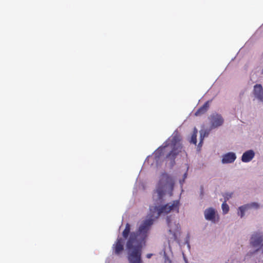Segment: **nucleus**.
<instances>
[{"label": "nucleus", "mask_w": 263, "mask_h": 263, "mask_svg": "<svg viewBox=\"0 0 263 263\" xmlns=\"http://www.w3.org/2000/svg\"><path fill=\"white\" fill-rule=\"evenodd\" d=\"M180 204H154L149 206V215L151 218L144 220L136 232L130 233V225L127 223L122 232L124 239H127L126 246L129 263H143L142 250L145 245L148 232L153 224V218H158L162 214H167L171 211L179 212Z\"/></svg>", "instance_id": "obj_1"}, {"label": "nucleus", "mask_w": 263, "mask_h": 263, "mask_svg": "<svg viewBox=\"0 0 263 263\" xmlns=\"http://www.w3.org/2000/svg\"><path fill=\"white\" fill-rule=\"evenodd\" d=\"M215 211L212 208L207 209L204 211L205 218L208 220L213 221L215 220Z\"/></svg>", "instance_id": "obj_10"}, {"label": "nucleus", "mask_w": 263, "mask_h": 263, "mask_svg": "<svg viewBox=\"0 0 263 263\" xmlns=\"http://www.w3.org/2000/svg\"><path fill=\"white\" fill-rule=\"evenodd\" d=\"M181 136L177 132L173 133L172 135L164 143V148L170 147L171 151L167 155L166 158L172 163V165L175 163L176 156L181 152L182 146L181 143Z\"/></svg>", "instance_id": "obj_2"}, {"label": "nucleus", "mask_w": 263, "mask_h": 263, "mask_svg": "<svg viewBox=\"0 0 263 263\" xmlns=\"http://www.w3.org/2000/svg\"><path fill=\"white\" fill-rule=\"evenodd\" d=\"M262 73H263V68H262Z\"/></svg>", "instance_id": "obj_19"}, {"label": "nucleus", "mask_w": 263, "mask_h": 263, "mask_svg": "<svg viewBox=\"0 0 263 263\" xmlns=\"http://www.w3.org/2000/svg\"><path fill=\"white\" fill-rule=\"evenodd\" d=\"M186 176H187V173H185L184 174V176H183L184 178H183V182L184 181V179L186 178Z\"/></svg>", "instance_id": "obj_17"}, {"label": "nucleus", "mask_w": 263, "mask_h": 263, "mask_svg": "<svg viewBox=\"0 0 263 263\" xmlns=\"http://www.w3.org/2000/svg\"><path fill=\"white\" fill-rule=\"evenodd\" d=\"M255 153L252 150H249L245 152L241 157V160L243 162H250L254 157Z\"/></svg>", "instance_id": "obj_9"}, {"label": "nucleus", "mask_w": 263, "mask_h": 263, "mask_svg": "<svg viewBox=\"0 0 263 263\" xmlns=\"http://www.w3.org/2000/svg\"><path fill=\"white\" fill-rule=\"evenodd\" d=\"M258 207H259V205L258 204V203H255V202H253L250 204H246V205H242L241 206H240L239 208V210L240 213V217H242L244 216L245 212L246 210H247L250 208L257 209Z\"/></svg>", "instance_id": "obj_6"}, {"label": "nucleus", "mask_w": 263, "mask_h": 263, "mask_svg": "<svg viewBox=\"0 0 263 263\" xmlns=\"http://www.w3.org/2000/svg\"><path fill=\"white\" fill-rule=\"evenodd\" d=\"M201 134V141H200V143H201V141H202V140H203V139L204 138V137L206 136V132H204V135H202V133H201V134Z\"/></svg>", "instance_id": "obj_15"}, {"label": "nucleus", "mask_w": 263, "mask_h": 263, "mask_svg": "<svg viewBox=\"0 0 263 263\" xmlns=\"http://www.w3.org/2000/svg\"><path fill=\"white\" fill-rule=\"evenodd\" d=\"M163 146H164V144L163 145V146H162V147H159V148H158V150H159V149H162L163 148H164L163 147Z\"/></svg>", "instance_id": "obj_18"}, {"label": "nucleus", "mask_w": 263, "mask_h": 263, "mask_svg": "<svg viewBox=\"0 0 263 263\" xmlns=\"http://www.w3.org/2000/svg\"><path fill=\"white\" fill-rule=\"evenodd\" d=\"M198 133L197 129L195 127L191 138V143H193L194 144H196L197 143V134Z\"/></svg>", "instance_id": "obj_12"}, {"label": "nucleus", "mask_w": 263, "mask_h": 263, "mask_svg": "<svg viewBox=\"0 0 263 263\" xmlns=\"http://www.w3.org/2000/svg\"><path fill=\"white\" fill-rule=\"evenodd\" d=\"M253 93L256 98L260 101L263 100V88L261 84L254 85Z\"/></svg>", "instance_id": "obj_5"}, {"label": "nucleus", "mask_w": 263, "mask_h": 263, "mask_svg": "<svg viewBox=\"0 0 263 263\" xmlns=\"http://www.w3.org/2000/svg\"><path fill=\"white\" fill-rule=\"evenodd\" d=\"M223 123V119L221 115L218 114H214L211 116V126L213 128H216L221 126Z\"/></svg>", "instance_id": "obj_4"}, {"label": "nucleus", "mask_w": 263, "mask_h": 263, "mask_svg": "<svg viewBox=\"0 0 263 263\" xmlns=\"http://www.w3.org/2000/svg\"><path fill=\"white\" fill-rule=\"evenodd\" d=\"M236 157L235 153L232 152L228 153L223 156L222 162L223 163H230L233 162Z\"/></svg>", "instance_id": "obj_7"}, {"label": "nucleus", "mask_w": 263, "mask_h": 263, "mask_svg": "<svg viewBox=\"0 0 263 263\" xmlns=\"http://www.w3.org/2000/svg\"><path fill=\"white\" fill-rule=\"evenodd\" d=\"M221 206H222L223 213L224 214H227L229 210V205L226 203V201H224L222 203Z\"/></svg>", "instance_id": "obj_13"}, {"label": "nucleus", "mask_w": 263, "mask_h": 263, "mask_svg": "<svg viewBox=\"0 0 263 263\" xmlns=\"http://www.w3.org/2000/svg\"><path fill=\"white\" fill-rule=\"evenodd\" d=\"M152 256V254H147L146 255V257L148 258H150Z\"/></svg>", "instance_id": "obj_16"}, {"label": "nucleus", "mask_w": 263, "mask_h": 263, "mask_svg": "<svg viewBox=\"0 0 263 263\" xmlns=\"http://www.w3.org/2000/svg\"><path fill=\"white\" fill-rule=\"evenodd\" d=\"M209 101H206L204 104L201 106L195 112V115L198 116L205 114L209 108Z\"/></svg>", "instance_id": "obj_11"}, {"label": "nucleus", "mask_w": 263, "mask_h": 263, "mask_svg": "<svg viewBox=\"0 0 263 263\" xmlns=\"http://www.w3.org/2000/svg\"><path fill=\"white\" fill-rule=\"evenodd\" d=\"M262 235L260 234L255 233L251 237V243L253 247H257L262 242Z\"/></svg>", "instance_id": "obj_8"}, {"label": "nucleus", "mask_w": 263, "mask_h": 263, "mask_svg": "<svg viewBox=\"0 0 263 263\" xmlns=\"http://www.w3.org/2000/svg\"><path fill=\"white\" fill-rule=\"evenodd\" d=\"M232 193H226L223 195V197L224 198V201H226V202H227V201L228 200L232 197Z\"/></svg>", "instance_id": "obj_14"}, {"label": "nucleus", "mask_w": 263, "mask_h": 263, "mask_svg": "<svg viewBox=\"0 0 263 263\" xmlns=\"http://www.w3.org/2000/svg\"><path fill=\"white\" fill-rule=\"evenodd\" d=\"M124 240L122 238H118L112 248L116 255L120 254L124 250Z\"/></svg>", "instance_id": "obj_3"}]
</instances>
